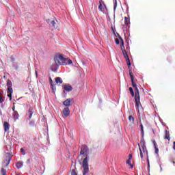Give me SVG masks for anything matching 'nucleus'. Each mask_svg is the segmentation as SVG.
I'll use <instances>...</instances> for the list:
<instances>
[{"instance_id":"1","label":"nucleus","mask_w":175,"mask_h":175,"mask_svg":"<svg viewBox=\"0 0 175 175\" xmlns=\"http://www.w3.org/2000/svg\"><path fill=\"white\" fill-rule=\"evenodd\" d=\"M81 155H82L83 158L85 157L82 163L83 167V175H88V173H90V168L88 167V146L84 145L81 148Z\"/></svg>"},{"instance_id":"2","label":"nucleus","mask_w":175,"mask_h":175,"mask_svg":"<svg viewBox=\"0 0 175 175\" xmlns=\"http://www.w3.org/2000/svg\"><path fill=\"white\" fill-rule=\"evenodd\" d=\"M54 61L57 65H62L63 66H65L66 65H72V64L73 63L68 58L64 57L62 55H59L58 56L55 57Z\"/></svg>"},{"instance_id":"3","label":"nucleus","mask_w":175,"mask_h":175,"mask_svg":"<svg viewBox=\"0 0 175 175\" xmlns=\"http://www.w3.org/2000/svg\"><path fill=\"white\" fill-rule=\"evenodd\" d=\"M135 100L136 109L138 111V114H140V111H143V107L140 103V93L139 92V88H135Z\"/></svg>"},{"instance_id":"4","label":"nucleus","mask_w":175,"mask_h":175,"mask_svg":"<svg viewBox=\"0 0 175 175\" xmlns=\"http://www.w3.org/2000/svg\"><path fill=\"white\" fill-rule=\"evenodd\" d=\"M12 161V155H10V154L7 153V156L5 159L3 161V166H5V167L7 166H9V164L10 163V161Z\"/></svg>"},{"instance_id":"5","label":"nucleus","mask_w":175,"mask_h":175,"mask_svg":"<svg viewBox=\"0 0 175 175\" xmlns=\"http://www.w3.org/2000/svg\"><path fill=\"white\" fill-rule=\"evenodd\" d=\"M129 76L131 79V85L133 87V88H137V85L135 83V77H133V75H132V70H129Z\"/></svg>"},{"instance_id":"6","label":"nucleus","mask_w":175,"mask_h":175,"mask_svg":"<svg viewBox=\"0 0 175 175\" xmlns=\"http://www.w3.org/2000/svg\"><path fill=\"white\" fill-rule=\"evenodd\" d=\"M103 6H105V8H106V5L105 4V1H103V0H99L98 10L100 12H103V10H105V8Z\"/></svg>"},{"instance_id":"7","label":"nucleus","mask_w":175,"mask_h":175,"mask_svg":"<svg viewBox=\"0 0 175 175\" xmlns=\"http://www.w3.org/2000/svg\"><path fill=\"white\" fill-rule=\"evenodd\" d=\"M70 114V110L69 109V107H66L63 109V116L64 117H68Z\"/></svg>"},{"instance_id":"8","label":"nucleus","mask_w":175,"mask_h":175,"mask_svg":"<svg viewBox=\"0 0 175 175\" xmlns=\"http://www.w3.org/2000/svg\"><path fill=\"white\" fill-rule=\"evenodd\" d=\"M46 22L51 27H53L54 28H57V22L55 21H51V19L46 20Z\"/></svg>"},{"instance_id":"9","label":"nucleus","mask_w":175,"mask_h":175,"mask_svg":"<svg viewBox=\"0 0 175 175\" xmlns=\"http://www.w3.org/2000/svg\"><path fill=\"white\" fill-rule=\"evenodd\" d=\"M72 100H73V98H67L63 102L64 106H65L66 107H69V106H70L71 105L70 102H72Z\"/></svg>"},{"instance_id":"10","label":"nucleus","mask_w":175,"mask_h":175,"mask_svg":"<svg viewBox=\"0 0 175 175\" xmlns=\"http://www.w3.org/2000/svg\"><path fill=\"white\" fill-rule=\"evenodd\" d=\"M141 146H142V151L144 152V154H146L148 155V151L147 150V148L146 147V145L144 144V142H141Z\"/></svg>"},{"instance_id":"11","label":"nucleus","mask_w":175,"mask_h":175,"mask_svg":"<svg viewBox=\"0 0 175 175\" xmlns=\"http://www.w3.org/2000/svg\"><path fill=\"white\" fill-rule=\"evenodd\" d=\"M64 89L66 91V92H70V91L73 90V88L70 85L66 84L64 85Z\"/></svg>"},{"instance_id":"12","label":"nucleus","mask_w":175,"mask_h":175,"mask_svg":"<svg viewBox=\"0 0 175 175\" xmlns=\"http://www.w3.org/2000/svg\"><path fill=\"white\" fill-rule=\"evenodd\" d=\"M33 107H30L28 110L27 116H29V118H32V115L33 114Z\"/></svg>"},{"instance_id":"13","label":"nucleus","mask_w":175,"mask_h":175,"mask_svg":"<svg viewBox=\"0 0 175 175\" xmlns=\"http://www.w3.org/2000/svg\"><path fill=\"white\" fill-rule=\"evenodd\" d=\"M4 132H8L10 128V124L8 122H4L3 124Z\"/></svg>"},{"instance_id":"14","label":"nucleus","mask_w":175,"mask_h":175,"mask_svg":"<svg viewBox=\"0 0 175 175\" xmlns=\"http://www.w3.org/2000/svg\"><path fill=\"white\" fill-rule=\"evenodd\" d=\"M119 39L120 40V49L122 51L125 50V46L124 45V40L121 36H119Z\"/></svg>"},{"instance_id":"15","label":"nucleus","mask_w":175,"mask_h":175,"mask_svg":"<svg viewBox=\"0 0 175 175\" xmlns=\"http://www.w3.org/2000/svg\"><path fill=\"white\" fill-rule=\"evenodd\" d=\"M165 137L164 139L168 140V142H170V134L169 133V131H167V130L165 131Z\"/></svg>"},{"instance_id":"16","label":"nucleus","mask_w":175,"mask_h":175,"mask_svg":"<svg viewBox=\"0 0 175 175\" xmlns=\"http://www.w3.org/2000/svg\"><path fill=\"white\" fill-rule=\"evenodd\" d=\"M139 146V150L140 151L139 155L142 159H143V157H144V155H146V154H144V152H143V150H142V148L140 147V144H138Z\"/></svg>"},{"instance_id":"17","label":"nucleus","mask_w":175,"mask_h":175,"mask_svg":"<svg viewBox=\"0 0 175 175\" xmlns=\"http://www.w3.org/2000/svg\"><path fill=\"white\" fill-rule=\"evenodd\" d=\"M131 24V21L129 18L125 16L124 17V25H129Z\"/></svg>"},{"instance_id":"18","label":"nucleus","mask_w":175,"mask_h":175,"mask_svg":"<svg viewBox=\"0 0 175 175\" xmlns=\"http://www.w3.org/2000/svg\"><path fill=\"white\" fill-rule=\"evenodd\" d=\"M14 120H18V117H20V115H18V112L17 111H14L13 114Z\"/></svg>"},{"instance_id":"19","label":"nucleus","mask_w":175,"mask_h":175,"mask_svg":"<svg viewBox=\"0 0 175 175\" xmlns=\"http://www.w3.org/2000/svg\"><path fill=\"white\" fill-rule=\"evenodd\" d=\"M55 82L57 84H62L63 81H62V79H61V77H56Z\"/></svg>"},{"instance_id":"20","label":"nucleus","mask_w":175,"mask_h":175,"mask_svg":"<svg viewBox=\"0 0 175 175\" xmlns=\"http://www.w3.org/2000/svg\"><path fill=\"white\" fill-rule=\"evenodd\" d=\"M129 121L132 124H135V118L133 116H129Z\"/></svg>"},{"instance_id":"21","label":"nucleus","mask_w":175,"mask_h":175,"mask_svg":"<svg viewBox=\"0 0 175 175\" xmlns=\"http://www.w3.org/2000/svg\"><path fill=\"white\" fill-rule=\"evenodd\" d=\"M23 162H21V161H18L16 164V167H17V169H21V167H23Z\"/></svg>"},{"instance_id":"22","label":"nucleus","mask_w":175,"mask_h":175,"mask_svg":"<svg viewBox=\"0 0 175 175\" xmlns=\"http://www.w3.org/2000/svg\"><path fill=\"white\" fill-rule=\"evenodd\" d=\"M124 58L126 59L129 58V56H128V53L126 52V50L122 51Z\"/></svg>"},{"instance_id":"23","label":"nucleus","mask_w":175,"mask_h":175,"mask_svg":"<svg viewBox=\"0 0 175 175\" xmlns=\"http://www.w3.org/2000/svg\"><path fill=\"white\" fill-rule=\"evenodd\" d=\"M5 102V99H3V95L2 93H0V103H3Z\"/></svg>"},{"instance_id":"24","label":"nucleus","mask_w":175,"mask_h":175,"mask_svg":"<svg viewBox=\"0 0 175 175\" xmlns=\"http://www.w3.org/2000/svg\"><path fill=\"white\" fill-rule=\"evenodd\" d=\"M129 91H130V94L131 95V96H135V92H133V88H129Z\"/></svg>"},{"instance_id":"25","label":"nucleus","mask_w":175,"mask_h":175,"mask_svg":"<svg viewBox=\"0 0 175 175\" xmlns=\"http://www.w3.org/2000/svg\"><path fill=\"white\" fill-rule=\"evenodd\" d=\"M7 85H8V88H12V81L8 80L7 81Z\"/></svg>"},{"instance_id":"26","label":"nucleus","mask_w":175,"mask_h":175,"mask_svg":"<svg viewBox=\"0 0 175 175\" xmlns=\"http://www.w3.org/2000/svg\"><path fill=\"white\" fill-rule=\"evenodd\" d=\"M1 174L6 175V170H5L4 168H1Z\"/></svg>"},{"instance_id":"27","label":"nucleus","mask_w":175,"mask_h":175,"mask_svg":"<svg viewBox=\"0 0 175 175\" xmlns=\"http://www.w3.org/2000/svg\"><path fill=\"white\" fill-rule=\"evenodd\" d=\"M8 94H13V88H8Z\"/></svg>"},{"instance_id":"28","label":"nucleus","mask_w":175,"mask_h":175,"mask_svg":"<svg viewBox=\"0 0 175 175\" xmlns=\"http://www.w3.org/2000/svg\"><path fill=\"white\" fill-rule=\"evenodd\" d=\"M71 175H77V172H76V170L72 169L71 170Z\"/></svg>"},{"instance_id":"29","label":"nucleus","mask_w":175,"mask_h":175,"mask_svg":"<svg viewBox=\"0 0 175 175\" xmlns=\"http://www.w3.org/2000/svg\"><path fill=\"white\" fill-rule=\"evenodd\" d=\"M126 163H127V165H129V166H131V167H133V166H132V163L131 160H127Z\"/></svg>"},{"instance_id":"30","label":"nucleus","mask_w":175,"mask_h":175,"mask_svg":"<svg viewBox=\"0 0 175 175\" xmlns=\"http://www.w3.org/2000/svg\"><path fill=\"white\" fill-rule=\"evenodd\" d=\"M114 1H115V3L113 5V9L114 10H116V9L117 8V0H114Z\"/></svg>"},{"instance_id":"31","label":"nucleus","mask_w":175,"mask_h":175,"mask_svg":"<svg viewBox=\"0 0 175 175\" xmlns=\"http://www.w3.org/2000/svg\"><path fill=\"white\" fill-rule=\"evenodd\" d=\"M115 43H116V44H120V40H119L118 38H116V39H115Z\"/></svg>"},{"instance_id":"32","label":"nucleus","mask_w":175,"mask_h":175,"mask_svg":"<svg viewBox=\"0 0 175 175\" xmlns=\"http://www.w3.org/2000/svg\"><path fill=\"white\" fill-rule=\"evenodd\" d=\"M49 83H50V84H51V87H52V89L54 90V89L53 88V79H51V78L49 79Z\"/></svg>"},{"instance_id":"33","label":"nucleus","mask_w":175,"mask_h":175,"mask_svg":"<svg viewBox=\"0 0 175 175\" xmlns=\"http://www.w3.org/2000/svg\"><path fill=\"white\" fill-rule=\"evenodd\" d=\"M155 150L154 152L155 154H158V152H159V149L158 148H154Z\"/></svg>"},{"instance_id":"34","label":"nucleus","mask_w":175,"mask_h":175,"mask_svg":"<svg viewBox=\"0 0 175 175\" xmlns=\"http://www.w3.org/2000/svg\"><path fill=\"white\" fill-rule=\"evenodd\" d=\"M126 64L131 63V59H129V57L126 58Z\"/></svg>"},{"instance_id":"35","label":"nucleus","mask_w":175,"mask_h":175,"mask_svg":"<svg viewBox=\"0 0 175 175\" xmlns=\"http://www.w3.org/2000/svg\"><path fill=\"white\" fill-rule=\"evenodd\" d=\"M8 98H10V100H12V94L9 93V94H8Z\"/></svg>"},{"instance_id":"36","label":"nucleus","mask_w":175,"mask_h":175,"mask_svg":"<svg viewBox=\"0 0 175 175\" xmlns=\"http://www.w3.org/2000/svg\"><path fill=\"white\" fill-rule=\"evenodd\" d=\"M140 126H141V131L143 133L144 132V130L143 129V124H141Z\"/></svg>"},{"instance_id":"37","label":"nucleus","mask_w":175,"mask_h":175,"mask_svg":"<svg viewBox=\"0 0 175 175\" xmlns=\"http://www.w3.org/2000/svg\"><path fill=\"white\" fill-rule=\"evenodd\" d=\"M13 67L14 68L15 70H18V67L14 65Z\"/></svg>"},{"instance_id":"38","label":"nucleus","mask_w":175,"mask_h":175,"mask_svg":"<svg viewBox=\"0 0 175 175\" xmlns=\"http://www.w3.org/2000/svg\"><path fill=\"white\" fill-rule=\"evenodd\" d=\"M131 159H132V154H130L129 155V160L131 161Z\"/></svg>"},{"instance_id":"39","label":"nucleus","mask_w":175,"mask_h":175,"mask_svg":"<svg viewBox=\"0 0 175 175\" xmlns=\"http://www.w3.org/2000/svg\"><path fill=\"white\" fill-rule=\"evenodd\" d=\"M154 148H158V144H157V143L154 144Z\"/></svg>"},{"instance_id":"40","label":"nucleus","mask_w":175,"mask_h":175,"mask_svg":"<svg viewBox=\"0 0 175 175\" xmlns=\"http://www.w3.org/2000/svg\"><path fill=\"white\" fill-rule=\"evenodd\" d=\"M131 63H127V66H129V68H131Z\"/></svg>"},{"instance_id":"41","label":"nucleus","mask_w":175,"mask_h":175,"mask_svg":"<svg viewBox=\"0 0 175 175\" xmlns=\"http://www.w3.org/2000/svg\"><path fill=\"white\" fill-rule=\"evenodd\" d=\"M15 109H16V107L14 106V107H12V111H14H14H16Z\"/></svg>"},{"instance_id":"42","label":"nucleus","mask_w":175,"mask_h":175,"mask_svg":"<svg viewBox=\"0 0 175 175\" xmlns=\"http://www.w3.org/2000/svg\"><path fill=\"white\" fill-rule=\"evenodd\" d=\"M21 152H24V148H21Z\"/></svg>"},{"instance_id":"43","label":"nucleus","mask_w":175,"mask_h":175,"mask_svg":"<svg viewBox=\"0 0 175 175\" xmlns=\"http://www.w3.org/2000/svg\"><path fill=\"white\" fill-rule=\"evenodd\" d=\"M152 143H153V144H157V142H155V140H154V141L152 142Z\"/></svg>"},{"instance_id":"44","label":"nucleus","mask_w":175,"mask_h":175,"mask_svg":"<svg viewBox=\"0 0 175 175\" xmlns=\"http://www.w3.org/2000/svg\"><path fill=\"white\" fill-rule=\"evenodd\" d=\"M148 166H150V161L148 160Z\"/></svg>"},{"instance_id":"45","label":"nucleus","mask_w":175,"mask_h":175,"mask_svg":"<svg viewBox=\"0 0 175 175\" xmlns=\"http://www.w3.org/2000/svg\"><path fill=\"white\" fill-rule=\"evenodd\" d=\"M27 162H31V159H27Z\"/></svg>"},{"instance_id":"46","label":"nucleus","mask_w":175,"mask_h":175,"mask_svg":"<svg viewBox=\"0 0 175 175\" xmlns=\"http://www.w3.org/2000/svg\"><path fill=\"white\" fill-rule=\"evenodd\" d=\"M29 125H32V123L30 122V123H29Z\"/></svg>"},{"instance_id":"47","label":"nucleus","mask_w":175,"mask_h":175,"mask_svg":"<svg viewBox=\"0 0 175 175\" xmlns=\"http://www.w3.org/2000/svg\"><path fill=\"white\" fill-rule=\"evenodd\" d=\"M173 163H175V162H174V161H173Z\"/></svg>"}]
</instances>
